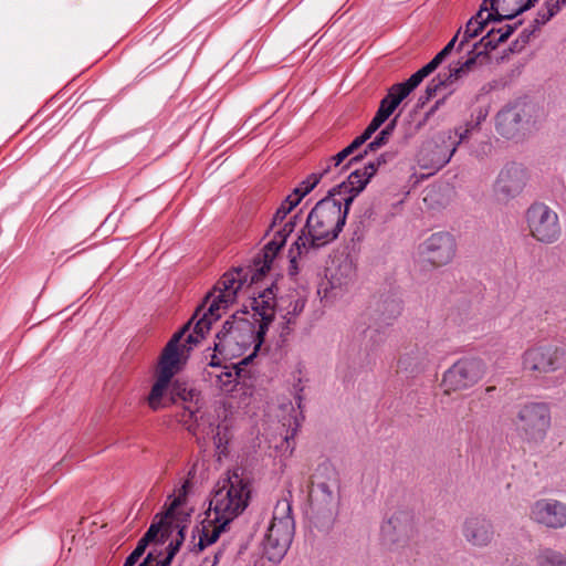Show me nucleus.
Instances as JSON below:
<instances>
[{
    "label": "nucleus",
    "instance_id": "nucleus-3",
    "mask_svg": "<svg viewBox=\"0 0 566 566\" xmlns=\"http://www.w3.org/2000/svg\"><path fill=\"white\" fill-rule=\"evenodd\" d=\"M249 497V481L238 470L229 473L210 499L209 511L213 512L214 522L229 525L245 510Z\"/></svg>",
    "mask_w": 566,
    "mask_h": 566
},
{
    "label": "nucleus",
    "instance_id": "nucleus-20",
    "mask_svg": "<svg viewBox=\"0 0 566 566\" xmlns=\"http://www.w3.org/2000/svg\"><path fill=\"white\" fill-rule=\"evenodd\" d=\"M462 535L472 546L485 547L493 541L494 527L485 516L473 515L464 520Z\"/></svg>",
    "mask_w": 566,
    "mask_h": 566
},
{
    "label": "nucleus",
    "instance_id": "nucleus-8",
    "mask_svg": "<svg viewBox=\"0 0 566 566\" xmlns=\"http://www.w3.org/2000/svg\"><path fill=\"white\" fill-rule=\"evenodd\" d=\"M538 107L527 97L507 103L495 117L497 133L505 138H513L520 130L536 122Z\"/></svg>",
    "mask_w": 566,
    "mask_h": 566
},
{
    "label": "nucleus",
    "instance_id": "nucleus-50",
    "mask_svg": "<svg viewBox=\"0 0 566 566\" xmlns=\"http://www.w3.org/2000/svg\"><path fill=\"white\" fill-rule=\"evenodd\" d=\"M537 31H539V30H538L537 28H535V25H534L533 23H531L528 27L524 28V29L521 31V33H520V35H518V38H517V40H516L515 44H516V43H518V42L522 44V46H523V45H525V44H527V43L530 42L531 38H532V36H533Z\"/></svg>",
    "mask_w": 566,
    "mask_h": 566
},
{
    "label": "nucleus",
    "instance_id": "nucleus-31",
    "mask_svg": "<svg viewBox=\"0 0 566 566\" xmlns=\"http://www.w3.org/2000/svg\"><path fill=\"white\" fill-rule=\"evenodd\" d=\"M474 316L475 312L471 302L462 301L458 308L452 311V313L448 316V319L457 324L462 328V331L465 332L475 325Z\"/></svg>",
    "mask_w": 566,
    "mask_h": 566
},
{
    "label": "nucleus",
    "instance_id": "nucleus-57",
    "mask_svg": "<svg viewBox=\"0 0 566 566\" xmlns=\"http://www.w3.org/2000/svg\"><path fill=\"white\" fill-rule=\"evenodd\" d=\"M449 56V53L447 51H439L433 59L431 60L438 67L439 65Z\"/></svg>",
    "mask_w": 566,
    "mask_h": 566
},
{
    "label": "nucleus",
    "instance_id": "nucleus-22",
    "mask_svg": "<svg viewBox=\"0 0 566 566\" xmlns=\"http://www.w3.org/2000/svg\"><path fill=\"white\" fill-rule=\"evenodd\" d=\"M200 412L199 407L197 405L189 403L184 407V410L178 415V421L182 423L186 429L192 433L193 436H198L199 433H206L209 436L210 433L213 434V440L217 447H219V443L223 440V438L220 434L219 427H217V432L214 433V429L209 426V431L206 432L205 429L201 430L200 420L203 419V416H198Z\"/></svg>",
    "mask_w": 566,
    "mask_h": 566
},
{
    "label": "nucleus",
    "instance_id": "nucleus-30",
    "mask_svg": "<svg viewBox=\"0 0 566 566\" xmlns=\"http://www.w3.org/2000/svg\"><path fill=\"white\" fill-rule=\"evenodd\" d=\"M185 541V527H180L178 530V537L170 542V544L167 547V556L158 560V556L155 555L154 552H149L143 563L139 566H170L171 560L174 559L175 555L178 553L182 542Z\"/></svg>",
    "mask_w": 566,
    "mask_h": 566
},
{
    "label": "nucleus",
    "instance_id": "nucleus-6",
    "mask_svg": "<svg viewBox=\"0 0 566 566\" xmlns=\"http://www.w3.org/2000/svg\"><path fill=\"white\" fill-rule=\"evenodd\" d=\"M401 298L397 292L390 291L386 295L381 294L379 297H374L367 313L368 319L373 321L374 325H368L364 331V338H368L370 342V345L366 344L365 347L367 356L384 342V333L380 332L382 326L390 325L401 314Z\"/></svg>",
    "mask_w": 566,
    "mask_h": 566
},
{
    "label": "nucleus",
    "instance_id": "nucleus-18",
    "mask_svg": "<svg viewBox=\"0 0 566 566\" xmlns=\"http://www.w3.org/2000/svg\"><path fill=\"white\" fill-rule=\"evenodd\" d=\"M491 50L480 44V40L473 43L468 51L465 60H458L449 64L446 72L448 78L453 83L470 74L478 65H482L490 60Z\"/></svg>",
    "mask_w": 566,
    "mask_h": 566
},
{
    "label": "nucleus",
    "instance_id": "nucleus-24",
    "mask_svg": "<svg viewBox=\"0 0 566 566\" xmlns=\"http://www.w3.org/2000/svg\"><path fill=\"white\" fill-rule=\"evenodd\" d=\"M396 156L397 150L385 151L375 160H370L368 164H366L363 170L356 168V197L365 190L370 179L376 175L378 168L381 165L392 161Z\"/></svg>",
    "mask_w": 566,
    "mask_h": 566
},
{
    "label": "nucleus",
    "instance_id": "nucleus-34",
    "mask_svg": "<svg viewBox=\"0 0 566 566\" xmlns=\"http://www.w3.org/2000/svg\"><path fill=\"white\" fill-rule=\"evenodd\" d=\"M306 300L298 295H290L287 300L281 298L280 310L284 311L283 318L287 324H293L304 307Z\"/></svg>",
    "mask_w": 566,
    "mask_h": 566
},
{
    "label": "nucleus",
    "instance_id": "nucleus-42",
    "mask_svg": "<svg viewBox=\"0 0 566 566\" xmlns=\"http://www.w3.org/2000/svg\"><path fill=\"white\" fill-rule=\"evenodd\" d=\"M313 248H302L296 245V241L292 244V247L289 250V258H290V265H289V274L291 276H295L300 272L297 259L301 258L303 254L307 253Z\"/></svg>",
    "mask_w": 566,
    "mask_h": 566
},
{
    "label": "nucleus",
    "instance_id": "nucleus-64",
    "mask_svg": "<svg viewBox=\"0 0 566 566\" xmlns=\"http://www.w3.org/2000/svg\"><path fill=\"white\" fill-rule=\"evenodd\" d=\"M497 36H499V34H492L491 40H496V39H497Z\"/></svg>",
    "mask_w": 566,
    "mask_h": 566
},
{
    "label": "nucleus",
    "instance_id": "nucleus-58",
    "mask_svg": "<svg viewBox=\"0 0 566 566\" xmlns=\"http://www.w3.org/2000/svg\"><path fill=\"white\" fill-rule=\"evenodd\" d=\"M546 2L558 12L566 6V0H546Z\"/></svg>",
    "mask_w": 566,
    "mask_h": 566
},
{
    "label": "nucleus",
    "instance_id": "nucleus-13",
    "mask_svg": "<svg viewBox=\"0 0 566 566\" xmlns=\"http://www.w3.org/2000/svg\"><path fill=\"white\" fill-rule=\"evenodd\" d=\"M412 534V514L409 511L395 512L380 526L381 543L389 551L406 548Z\"/></svg>",
    "mask_w": 566,
    "mask_h": 566
},
{
    "label": "nucleus",
    "instance_id": "nucleus-63",
    "mask_svg": "<svg viewBox=\"0 0 566 566\" xmlns=\"http://www.w3.org/2000/svg\"><path fill=\"white\" fill-rule=\"evenodd\" d=\"M219 556H220V553H217V554L214 555V562H213L212 566H214V565L217 564V562H218V559H219Z\"/></svg>",
    "mask_w": 566,
    "mask_h": 566
},
{
    "label": "nucleus",
    "instance_id": "nucleus-49",
    "mask_svg": "<svg viewBox=\"0 0 566 566\" xmlns=\"http://www.w3.org/2000/svg\"><path fill=\"white\" fill-rule=\"evenodd\" d=\"M426 78L424 74L419 69L417 72H415L408 80L402 81L401 83L405 84V86L412 92L416 90L421 82Z\"/></svg>",
    "mask_w": 566,
    "mask_h": 566
},
{
    "label": "nucleus",
    "instance_id": "nucleus-16",
    "mask_svg": "<svg viewBox=\"0 0 566 566\" xmlns=\"http://www.w3.org/2000/svg\"><path fill=\"white\" fill-rule=\"evenodd\" d=\"M530 518L547 528L566 526V504L555 499H541L530 506Z\"/></svg>",
    "mask_w": 566,
    "mask_h": 566
},
{
    "label": "nucleus",
    "instance_id": "nucleus-28",
    "mask_svg": "<svg viewBox=\"0 0 566 566\" xmlns=\"http://www.w3.org/2000/svg\"><path fill=\"white\" fill-rule=\"evenodd\" d=\"M523 23V20H518L513 24H505L500 28H491L485 35L480 39V44L486 49L493 51L500 44L504 43Z\"/></svg>",
    "mask_w": 566,
    "mask_h": 566
},
{
    "label": "nucleus",
    "instance_id": "nucleus-17",
    "mask_svg": "<svg viewBox=\"0 0 566 566\" xmlns=\"http://www.w3.org/2000/svg\"><path fill=\"white\" fill-rule=\"evenodd\" d=\"M526 182V174L521 165L507 164L500 171L494 185V192L500 201H509L518 196Z\"/></svg>",
    "mask_w": 566,
    "mask_h": 566
},
{
    "label": "nucleus",
    "instance_id": "nucleus-5",
    "mask_svg": "<svg viewBox=\"0 0 566 566\" xmlns=\"http://www.w3.org/2000/svg\"><path fill=\"white\" fill-rule=\"evenodd\" d=\"M294 530L291 503L287 500L277 501L263 542L264 555L270 562L279 563L285 556L292 543Z\"/></svg>",
    "mask_w": 566,
    "mask_h": 566
},
{
    "label": "nucleus",
    "instance_id": "nucleus-27",
    "mask_svg": "<svg viewBox=\"0 0 566 566\" xmlns=\"http://www.w3.org/2000/svg\"><path fill=\"white\" fill-rule=\"evenodd\" d=\"M354 140L350 142L343 150L328 158L322 166L321 172L325 176L335 171L338 176L347 172L354 163Z\"/></svg>",
    "mask_w": 566,
    "mask_h": 566
},
{
    "label": "nucleus",
    "instance_id": "nucleus-61",
    "mask_svg": "<svg viewBox=\"0 0 566 566\" xmlns=\"http://www.w3.org/2000/svg\"><path fill=\"white\" fill-rule=\"evenodd\" d=\"M368 139L369 137H365V133L363 132L359 136H356V150H358Z\"/></svg>",
    "mask_w": 566,
    "mask_h": 566
},
{
    "label": "nucleus",
    "instance_id": "nucleus-48",
    "mask_svg": "<svg viewBox=\"0 0 566 566\" xmlns=\"http://www.w3.org/2000/svg\"><path fill=\"white\" fill-rule=\"evenodd\" d=\"M397 109L392 103H390L385 97L380 101L379 107L376 112V115L379 116V118L384 119L385 122L389 119V117L394 114V112Z\"/></svg>",
    "mask_w": 566,
    "mask_h": 566
},
{
    "label": "nucleus",
    "instance_id": "nucleus-51",
    "mask_svg": "<svg viewBox=\"0 0 566 566\" xmlns=\"http://www.w3.org/2000/svg\"><path fill=\"white\" fill-rule=\"evenodd\" d=\"M386 122L381 118H379L378 115H374V117L371 118L370 123L367 125V127L365 128L364 133H365V137H369L371 138V136L385 124Z\"/></svg>",
    "mask_w": 566,
    "mask_h": 566
},
{
    "label": "nucleus",
    "instance_id": "nucleus-37",
    "mask_svg": "<svg viewBox=\"0 0 566 566\" xmlns=\"http://www.w3.org/2000/svg\"><path fill=\"white\" fill-rule=\"evenodd\" d=\"M170 396L172 401H175L176 398H179L184 402L197 405L199 392L193 388H189L187 384L176 380L174 382L171 381Z\"/></svg>",
    "mask_w": 566,
    "mask_h": 566
},
{
    "label": "nucleus",
    "instance_id": "nucleus-43",
    "mask_svg": "<svg viewBox=\"0 0 566 566\" xmlns=\"http://www.w3.org/2000/svg\"><path fill=\"white\" fill-rule=\"evenodd\" d=\"M559 12L555 10L553 7H551L546 1L543 3L542 8L538 9L536 13V18L533 20V24L538 30L541 27L545 25L547 22H549L555 15H557Z\"/></svg>",
    "mask_w": 566,
    "mask_h": 566
},
{
    "label": "nucleus",
    "instance_id": "nucleus-26",
    "mask_svg": "<svg viewBox=\"0 0 566 566\" xmlns=\"http://www.w3.org/2000/svg\"><path fill=\"white\" fill-rule=\"evenodd\" d=\"M227 526L228 525L222 522H214V517L202 522L201 526H197L196 531H193V537L196 534L198 535V542L195 543L193 546L197 547L199 552L203 551L207 546L217 542Z\"/></svg>",
    "mask_w": 566,
    "mask_h": 566
},
{
    "label": "nucleus",
    "instance_id": "nucleus-47",
    "mask_svg": "<svg viewBox=\"0 0 566 566\" xmlns=\"http://www.w3.org/2000/svg\"><path fill=\"white\" fill-rule=\"evenodd\" d=\"M147 546H148L147 544H145L144 542H142L139 539L137 545H136V547H135V549L126 558V560L124 563V566H135V564L144 555Z\"/></svg>",
    "mask_w": 566,
    "mask_h": 566
},
{
    "label": "nucleus",
    "instance_id": "nucleus-38",
    "mask_svg": "<svg viewBox=\"0 0 566 566\" xmlns=\"http://www.w3.org/2000/svg\"><path fill=\"white\" fill-rule=\"evenodd\" d=\"M538 566H566V557L552 548L541 549L536 556Z\"/></svg>",
    "mask_w": 566,
    "mask_h": 566
},
{
    "label": "nucleus",
    "instance_id": "nucleus-40",
    "mask_svg": "<svg viewBox=\"0 0 566 566\" xmlns=\"http://www.w3.org/2000/svg\"><path fill=\"white\" fill-rule=\"evenodd\" d=\"M398 368L410 374H417L423 368V363L419 359L418 354H406L399 358Z\"/></svg>",
    "mask_w": 566,
    "mask_h": 566
},
{
    "label": "nucleus",
    "instance_id": "nucleus-11",
    "mask_svg": "<svg viewBox=\"0 0 566 566\" xmlns=\"http://www.w3.org/2000/svg\"><path fill=\"white\" fill-rule=\"evenodd\" d=\"M526 222L532 237L542 243H554L560 235L558 216L545 203H533L526 211Z\"/></svg>",
    "mask_w": 566,
    "mask_h": 566
},
{
    "label": "nucleus",
    "instance_id": "nucleus-33",
    "mask_svg": "<svg viewBox=\"0 0 566 566\" xmlns=\"http://www.w3.org/2000/svg\"><path fill=\"white\" fill-rule=\"evenodd\" d=\"M453 84V81L451 78H448V73L446 72V70L439 72L438 75L428 83L424 91V95L419 97L416 107H422L427 102H429L432 97L437 95V92L439 90H441L442 87H451Z\"/></svg>",
    "mask_w": 566,
    "mask_h": 566
},
{
    "label": "nucleus",
    "instance_id": "nucleus-41",
    "mask_svg": "<svg viewBox=\"0 0 566 566\" xmlns=\"http://www.w3.org/2000/svg\"><path fill=\"white\" fill-rule=\"evenodd\" d=\"M410 90H408L405 84L396 83L391 87L388 88L387 94L385 95V98L388 99L390 103L395 105V107L398 108V106L401 104V102L407 98L410 94Z\"/></svg>",
    "mask_w": 566,
    "mask_h": 566
},
{
    "label": "nucleus",
    "instance_id": "nucleus-7",
    "mask_svg": "<svg viewBox=\"0 0 566 566\" xmlns=\"http://www.w3.org/2000/svg\"><path fill=\"white\" fill-rule=\"evenodd\" d=\"M459 136L453 129L440 132L422 143L417 161L422 169L438 171L443 168L455 154L460 145Z\"/></svg>",
    "mask_w": 566,
    "mask_h": 566
},
{
    "label": "nucleus",
    "instance_id": "nucleus-35",
    "mask_svg": "<svg viewBox=\"0 0 566 566\" xmlns=\"http://www.w3.org/2000/svg\"><path fill=\"white\" fill-rule=\"evenodd\" d=\"M239 371L224 367L219 374L209 375V380L223 391H231L238 382Z\"/></svg>",
    "mask_w": 566,
    "mask_h": 566
},
{
    "label": "nucleus",
    "instance_id": "nucleus-4",
    "mask_svg": "<svg viewBox=\"0 0 566 566\" xmlns=\"http://www.w3.org/2000/svg\"><path fill=\"white\" fill-rule=\"evenodd\" d=\"M253 345V353L243 359V363L251 359L260 349L258 329L254 324L245 318H238L235 315L224 322L222 329L217 334L214 352L226 357H238L245 353Z\"/></svg>",
    "mask_w": 566,
    "mask_h": 566
},
{
    "label": "nucleus",
    "instance_id": "nucleus-36",
    "mask_svg": "<svg viewBox=\"0 0 566 566\" xmlns=\"http://www.w3.org/2000/svg\"><path fill=\"white\" fill-rule=\"evenodd\" d=\"M284 239H280L277 235L273 234V238L265 244L263 249V264L259 269L260 275H263L265 271L270 270V265L277 252L284 247Z\"/></svg>",
    "mask_w": 566,
    "mask_h": 566
},
{
    "label": "nucleus",
    "instance_id": "nucleus-32",
    "mask_svg": "<svg viewBox=\"0 0 566 566\" xmlns=\"http://www.w3.org/2000/svg\"><path fill=\"white\" fill-rule=\"evenodd\" d=\"M397 120L398 116H395L366 146L364 154H356V163L361 160L369 151H376L389 142L397 127Z\"/></svg>",
    "mask_w": 566,
    "mask_h": 566
},
{
    "label": "nucleus",
    "instance_id": "nucleus-19",
    "mask_svg": "<svg viewBox=\"0 0 566 566\" xmlns=\"http://www.w3.org/2000/svg\"><path fill=\"white\" fill-rule=\"evenodd\" d=\"M186 499V484L182 485L179 494L175 496L169 503L167 511L165 513L164 518H161L158 523H151L147 532L140 538L142 542L149 545L157 539L160 534V543H165L169 537V533L172 527V522L176 520L177 509L185 502Z\"/></svg>",
    "mask_w": 566,
    "mask_h": 566
},
{
    "label": "nucleus",
    "instance_id": "nucleus-23",
    "mask_svg": "<svg viewBox=\"0 0 566 566\" xmlns=\"http://www.w3.org/2000/svg\"><path fill=\"white\" fill-rule=\"evenodd\" d=\"M442 102L443 101L436 102V104L426 112L422 117H418L416 111L409 114L408 118L402 123L399 129L397 143L400 147L408 145L409 142L424 127L429 117L438 109Z\"/></svg>",
    "mask_w": 566,
    "mask_h": 566
},
{
    "label": "nucleus",
    "instance_id": "nucleus-55",
    "mask_svg": "<svg viewBox=\"0 0 566 566\" xmlns=\"http://www.w3.org/2000/svg\"><path fill=\"white\" fill-rule=\"evenodd\" d=\"M438 66L430 60L427 64L420 67L421 72L428 77L431 73H433Z\"/></svg>",
    "mask_w": 566,
    "mask_h": 566
},
{
    "label": "nucleus",
    "instance_id": "nucleus-29",
    "mask_svg": "<svg viewBox=\"0 0 566 566\" xmlns=\"http://www.w3.org/2000/svg\"><path fill=\"white\" fill-rule=\"evenodd\" d=\"M488 111L483 108H478L471 115V119L465 122V124L460 125L453 129V132L459 136L458 143H463L467 145L474 133L480 130L481 123L486 118Z\"/></svg>",
    "mask_w": 566,
    "mask_h": 566
},
{
    "label": "nucleus",
    "instance_id": "nucleus-14",
    "mask_svg": "<svg viewBox=\"0 0 566 566\" xmlns=\"http://www.w3.org/2000/svg\"><path fill=\"white\" fill-rule=\"evenodd\" d=\"M523 365L532 371H556L566 367V350L552 345L536 346L524 353Z\"/></svg>",
    "mask_w": 566,
    "mask_h": 566
},
{
    "label": "nucleus",
    "instance_id": "nucleus-25",
    "mask_svg": "<svg viewBox=\"0 0 566 566\" xmlns=\"http://www.w3.org/2000/svg\"><path fill=\"white\" fill-rule=\"evenodd\" d=\"M488 11V2L483 0L478 12L472 15L467 22L464 30H461L460 41L457 46V51H463L464 46L472 40L478 38L485 30V21L483 20V13Z\"/></svg>",
    "mask_w": 566,
    "mask_h": 566
},
{
    "label": "nucleus",
    "instance_id": "nucleus-9",
    "mask_svg": "<svg viewBox=\"0 0 566 566\" xmlns=\"http://www.w3.org/2000/svg\"><path fill=\"white\" fill-rule=\"evenodd\" d=\"M518 436L527 441L542 442L551 426V412L546 403L531 402L520 408L513 420Z\"/></svg>",
    "mask_w": 566,
    "mask_h": 566
},
{
    "label": "nucleus",
    "instance_id": "nucleus-54",
    "mask_svg": "<svg viewBox=\"0 0 566 566\" xmlns=\"http://www.w3.org/2000/svg\"><path fill=\"white\" fill-rule=\"evenodd\" d=\"M539 0H525L518 8L517 13H524L534 8Z\"/></svg>",
    "mask_w": 566,
    "mask_h": 566
},
{
    "label": "nucleus",
    "instance_id": "nucleus-39",
    "mask_svg": "<svg viewBox=\"0 0 566 566\" xmlns=\"http://www.w3.org/2000/svg\"><path fill=\"white\" fill-rule=\"evenodd\" d=\"M497 2L499 0H488V3H490V7L488 6L486 15H483V20L485 21V27H488L489 23H501L505 20H513L517 15H521L522 13H517V9L510 13V14H502L499 12L497 9Z\"/></svg>",
    "mask_w": 566,
    "mask_h": 566
},
{
    "label": "nucleus",
    "instance_id": "nucleus-45",
    "mask_svg": "<svg viewBox=\"0 0 566 566\" xmlns=\"http://www.w3.org/2000/svg\"><path fill=\"white\" fill-rule=\"evenodd\" d=\"M297 224V216L291 217L289 220H284L282 223H279V226L271 230L273 234L277 235L280 239H284V242H286L290 234L294 231L295 227Z\"/></svg>",
    "mask_w": 566,
    "mask_h": 566
},
{
    "label": "nucleus",
    "instance_id": "nucleus-1",
    "mask_svg": "<svg viewBox=\"0 0 566 566\" xmlns=\"http://www.w3.org/2000/svg\"><path fill=\"white\" fill-rule=\"evenodd\" d=\"M245 282L242 269L224 273L197 307L190 321L176 333L164 347L154 370L155 382L146 401L154 411L165 407V399L171 390V381L185 366L190 347L209 332L213 322L234 303L238 292Z\"/></svg>",
    "mask_w": 566,
    "mask_h": 566
},
{
    "label": "nucleus",
    "instance_id": "nucleus-10",
    "mask_svg": "<svg viewBox=\"0 0 566 566\" xmlns=\"http://www.w3.org/2000/svg\"><path fill=\"white\" fill-rule=\"evenodd\" d=\"M336 488L334 469L327 462L319 464L311 478L308 496L312 506L317 512L331 511L337 502V496L334 494Z\"/></svg>",
    "mask_w": 566,
    "mask_h": 566
},
{
    "label": "nucleus",
    "instance_id": "nucleus-12",
    "mask_svg": "<svg viewBox=\"0 0 566 566\" xmlns=\"http://www.w3.org/2000/svg\"><path fill=\"white\" fill-rule=\"evenodd\" d=\"M484 374V364L479 358H463L454 363L442 378L446 392L469 388L476 384Z\"/></svg>",
    "mask_w": 566,
    "mask_h": 566
},
{
    "label": "nucleus",
    "instance_id": "nucleus-46",
    "mask_svg": "<svg viewBox=\"0 0 566 566\" xmlns=\"http://www.w3.org/2000/svg\"><path fill=\"white\" fill-rule=\"evenodd\" d=\"M295 208V201L294 202H284L282 201V203L280 205V207L277 208L274 217H273V220H272V223L270 226V230H274L279 223H282L287 214Z\"/></svg>",
    "mask_w": 566,
    "mask_h": 566
},
{
    "label": "nucleus",
    "instance_id": "nucleus-62",
    "mask_svg": "<svg viewBox=\"0 0 566 566\" xmlns=\"http://www.w3.org/2000/svg\"><path fill=\"white\" fill-rule=\"evenodd\" d=\"M211 367H220V363L216 360V356L211 357V361L209 364Z\"/></svg>",
    "mask_w": 566,
    "mask_h": 566
},
{
    "label": "nucleus",
    "instance_id": "nucleus-60",
    "mask_svg": "<svg viewBox=\"0 0 566 566\" xmlns=\"http://www.w3.org/2000/svg\"><path fill=\"white\" fill-rule=\"evenodd\" d=\"M340 275L345 274V275H349L352 274L353 272V269H352V263L350 262H346L344 265H340L339 269H338Z\"/></svg>",
    "mask_w": 566,
    "mask_h": 566
},
{
    "label": "nucleus",
    "instance_id": "nucleus-53",
    "mask_svg": "<svg viewBox=\"0 0 566 566\" xmlns=\"http://www.w3.org/2000/svg\"><path fill=\"white\" fill-rule=\"evenodd\" d=\"M460 34H461V29L458 30V32L453 35V38L443 46V51H447V53H449V55L451 54V52L455 49V44L458 41H460Z\"/></svg>",
    "mask_w": 566,
    "mask_h": 566
},
{
    "label": "nucleus",
    "instance_id": "nucleus-15",
    "mask_svg": "<svg viewBox=\"0 0 566 566\" xmlns=\"http://www.w3.org/2000/svg\"><path fill=\"white\" fill-rule=\"evenodd\" d=\"M454 237L444 231L432 233L419 245V254L423 261L441 266L449 263L455 254Z\"/></svg>",
    "mask_w": 566,
    "mask_h": 566
},
{
    "label": "nucleus",
    "instance_id": "nucleus-2",
    "mask_svg": "<svg viewBox=\"0 0 566 566\" xmlns=\"http://www.w3.org/2000/svg\"><path fill=\"white\" fill-rule=\"evenodd\" d=\"M353 177L354 171H350L345 180L333 187L328 196L311 210L296 239L298 248L315 250L337 239L354 201Z\"/></svg>",
    "mask_w": 566,
    "mask_h": 566
},
{
    "label": "nucleus",
    "instance_id": "nucleus-59",
    "mask_svg": "<svg viewBox=\"0 0 566 566\" xmlns=\"http://www.w3.org/2000/svg\"><path fill=\"white\" fill-rule=\"evenodd\" d=\"M303 198L295 191L293 190V192L291 195H289L283 201L284 202H294L295 201V207L301 202Z\"/></svg>",
    "mask_w": 566,
    "mask_h": 566
},
{
    "label": "nucleus",
    "instance_id": "nucleus-52",
    "mask_svg": "<svg viewBox=\"0 0 566 566\" xmlns=\"http://www.w3.org/2000/svg\"><path fill=\"white\" fill-rule=\"evenodd\" d=\"M494 392H496V387L490 386V387L485 388V390L483 392V397L480 398L482 400V406H484V405L490 406L491 399L493 398Z\"/></svg>",
    "mask_w": 566,
    "mask_h": 566
},
{
    "label": "nucleus",
    "instance_id": "nucleus-21",
    "mask_svg": "<svg viewBox=\"0 0 566 566\" xmlns=\"http://www.w3.org/2000/svg\"><path fill=\"white\" fill-rule=\"evenodd\" d=\"M275 294L272 287L265 289L258 297L253 298L252 308L254 316L260 317L258 327L259 344H263L265 334L275 315Z\"/></svg>",
    "mask_w": 566,
    "mask_h": 566
},
{
    "label": "nucleus",
    "instance_id": "nucleus-44",
    "mask_svg": "<svg viewBox=\"0 0 566 566\" xmlns=\"http://www.w3.org/2000/svg\"><path fill=\"white\" fill-rule=\"evenodd\" d=\"M324 175L319 172H314L310 175L305 180H303L294 190L303 198L305 197L315 186L319 182L321 178Z\"/></svg>",
    "mask_w": 566,
    "mask_h": 566
},
{
    "label": "nucleus",
    "instance_id": "nucleus-56",
    "mask_svg": "<svg viewBox=\"0 0 566 566\" xmlns=\"http://www.w3.org/2000/svg\"><path fill=\"white\" fill-rule=\"evenodd\" d=\"M449 56V53L447 51H439L433 59L431 60L438 67L439 65Z\"/></svg>",
    "mask_w": 566,
    "mask_h": 566
}]
</instances>
